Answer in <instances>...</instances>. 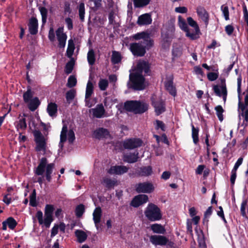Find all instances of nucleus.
<instances>
[{"instance_id": "obj_1", "label": "nucleus", "mask_w": 248, "mask_h": 248, "mask_svg": "<svg viewBox=\"0 0 248 248\" xmlns=\"http://www.w3.org/2000/svg\"><path fill=\"white\" fill-rule=\"evenodd\" d=\"M150 66L148 62L145 61H140L137 64V71L129 75V81L131 82L129 87L135 90H142L145 87V78L141 73L148 74Z\"/></svg>"}, {"instance_id": "obj_2", "label": "nucleus", "mask_w": 248, "mask_h": 248, "mask_svg": "<svg viewBox=\"0 0 248 248\" xmlns=\"http://www.w3.org/2000/svg\"><path fill=\"white\" fill-rule=\"evenodd\" d=\"M55 167L54 163H47V160L46 157H43L40 160L38 166L34 170V173L37 175H43L46 170V177L48 182L51 180V174Z\"/></svg>"}, {"instance_id": "obj_3", "label": "nucleus", "mask_w": 248, "mask_h": 248, "mask_svg": "<svg viewBox=\"0 0 248 248\" xmlns=\"http://www.w3.org/2000/svg\"><path fill=\"white\" fill-rule=\"evenodd\" d=\"M124 108L135 114H141L145 112L148 108L146 103L138 101H127L124 105Z\"/></svg>"}, {"instance_id": "obj_4", "label": "nucleus", "mask_w": 248, "mask_h": 248, "mask_svg": "<svg viewBox=\"0 0 248 248\" xmlns=\"http://www.w3.org/2000/svg\"><path fill=\"white\" fill-rule=\"evenodd\" d=\"M144 215L150 221H156L161 219L162 215L160 208L153 203H149L144 211Z\"/></svg>"}, {"instance_id": "obj_5", "label": "nucleus", "mask_w": 248, "mask_h": 248, "mask_svg": "<svg viewBox=\"0 0 248 248\" xmlns=\"http://www.w3.org/2000/svg\"><path fill=\"white\" fill-rule=\"evenodd\" d=\"M135 40H141L139 43L142 44L145 50H149L154 44V40L151 38V33L147 31H142L134 34L133 36Z\"/></svg>"}, {"instance_id": "obj_6", "label": "nucleus", "mask_w": 248, "mask_h": 248, "mask_svg": "<svg viewBox=\"0 0 248 248\" xmlns=\"http://www.w3.org/2000/svg\"><path fill=\"white\" fill-rule=\"evenodd\" d=\"M34 140L36 146L35 150L37 152H46V139L41 132L39 130H35L33 132Z\"/></svg>"}, {"instance_id": "obj_7", "label": "nucleus", "mask_w": 248, "mask_h": 248, "mask_svg": "<svg viewBox=\"0 0 248 248\" xmlns=\"http://www.w3.org/2000/svg\"><path fill=\"white\" fill-rule=\"evenodd\" d=\"M152 104L157 115H159L165 111V105L163 100L159 97L153 95L151 97Z\"/></svg>"}, {"instance_id": "obj_8", "label": "nucleus", "mask_w": 248, "mask_h": 248, "mask_svg": "<svg viewBox=\"0 0 248 248\" xmlns=\"http://www.w3.org/2000/svg\"><path fill=\"white\" fill-rule=\"evenodd\" d=\"M142 143L139 138H130L124 140L123 145L124 149L132 150L140 147Z\"/></svg>"}, {"instance_id": "obj_9", "label": "nucleus", "mask_w": 248, "mask_h": 248, "mask_svg": "<svg viewBox=\"0 0 248 248\" xmlns=\"http://www.w3.org/2000/svg\"><path fill=\"white\" fill-rule=\"evenodd\" d=\"M130 50L134 56L137 57L143 56L146 53L145 48L142 46V44L139 42L130 44Z\"/></svg>"}, {"instance_id": "obj_10", "label": "nucleus", "mask_w": 248, "mask_h": 248, "mask_svg": "<svg viewBox=\"0 0 248 248\" xmlns=\"http://www.w3.org/2000/svg\"><path fill=\"white\" fill-rule=\"evenodd\" d=\"M56 35L58 41V46L61 48H63L66 44L67 35L64 32L63 27L58 28L56 31Z\"/></svg>"}, {"instance_id": "obj_11", "label": "nucleus", "mask_w": 248, "mask_h": 248, "mask_svg": "<svg viewBox=\"0 0 248 248\" xmlns=\"http://www.w3.org/2000/svg\"><path fill=\"white\" fill-rule=\"evenodd\" d=\"M213 90L217 96L222 97L224 103L226 101L227 90L225 83H222L221 86L217 85L213 86Z\"/></svg>"}, {"instance_id": "obj_12", "label": "nucleus", "mask_w": 248, "mask_h": 248, "mask_svg": "<svg viewBox=\"0 0 248 248\" xmlns=\"http://www.w3.org/2000/svg\"><path fill=\"white\" fill-rule=\"evenodd\" d=\"M154 189L153 185L149 182L140 183L136 186V190L138 193H150Z\"/></svg>"}, {"instance_id": "obj_13", "label": "nucleus", "mask_w": 248, "mask_h": 248, "mask_svg": "<svg viewBox=\"0 0 248 248\" xmlns=\"http://www.w3.org/2000/svg\"><path fill=\"white\" fill-rule=\"evenodd\" d=\"M128 168L125 166H113L108 170V173L111 175H121L127 172Z\"/></svg>"}, {"instance_id": "obj_14", "label": "nucleus", "mask_w": 248, "mask_h": 248, "mask_svg": "<svg viewBox=\"0 0 248 248\" xmlns=\"http://www.w3.org/2000/svg\"><path fill=\"white\" fill-rule=\"evenodd\" d=\"M148 197L146 195L140 194L135 196L131 202V205L134 207H138L140 205L147 202Z\"/></svg>"}, {"instance_id": "obj_15", "label": "nucleus", "mask_w": 248, "mask_h": 248, "mask_svg": "<svg viewBox=\"0 0 248 248\" xmlns=\"http://www.w3.org/2000/svg\"><path fill=\"white\" fill-rule=\"evenodd\" d=\"M150 241L155 246H164L167 244L168 239L163 235H154L150 236Z\"/></svg>"}, {"instance_id": "obj_16", "label": "nucleus", "mask_w": 248, "mask_h": 248, "mask_svg": "<svg viewBox=\"0 0 248 248\" xmlns=\"http://www.w3.org/2000/svg\"><path fill=\"white\" fill-rule=\"evenodd\" d=\"M187 22L190 26L195 29L194 33H188L189 36L193 38H197L198 35L200 32V29L198 24L191 17H188L187 18Z\"/></svg>"}, {"instance_id": "obj_17", "label": "nucleus", "mask_w": 248, "mask_h": 248, "mask_svg": "<svg viewBox=\"0 0 248 248\" xmlns=\"http://www.w3.org/2000/svg\"><path fill=\"white\" fill-rule=\"evenodd\" d=\"M243 94H246L244 99L245 103H243L244 107L241 108V112L239 114V117L240 115L244 117L245 121L247 123L248 122V92H244Z\"/></svg>"}, {"instance_id": "obj_18", "label": "nucleus", "mask_w": 248, "mask_h": 248, "mask_svg": "<svg viewBox=\"0 0 248 248\" xmlns=\"http://www.w3.org/2000/svg\"><path fill=\"white\" fill-rule=\"evenodd\" d=\"M152 21L151 15L149 14H144L139 17L137 23L140 26L146 25L150 24Z\"/></svg>"}, {"instance_id": "obj_19", "label": "nucleus", "mask_w": 248, "mask_h": 248, "mask_svg": "<svg viewBox=\"0 0 248 248\" xmlns=\"http://www.w3.org/2000/svg\"><path fill=\"white\" fill-rule=\"evenodd\" d=\"M197 13L199 17L204 22L205 25H207L209 20V15L206 10L202 6L198 7L197 8Z\"/></svg>"}, {"instance_id": "obj_20", "label": "nucleus", "mask_w": 248, "mask_h": 248, "mask_svg": "<svg viewBox=\"0 0 248 248\" xmlns=\"http://www.w3.org/2000/svg\"><path fill=\"white\" fill-rule=\"evenodd\" d=\"M139 158V153L135 152L133 153L126 154L124 155L123 160L124 162L129 163L136 162Z\"/></svg>"}, {"instance_id": "obj_21", "label": "nucleus", "mask_w": 248, "mask_h": 248, "mask_svg": "<svg viewBox=\"0 0 248 248\" xmlns=\"http://www.w3.org/2000/svg\"><path fill=\"white\" fill-rule=\"evenodd\" d=\"M29 30L32 35L36 34L38 32V20L35 17H32L30 19L28 24Z\"/></svg>"}, {"instance_id": "obj_22", "label": "nucleus", "mask_w": 248, "mask_h": 248, "mask_svg": "<svg viewBox=\"0 0 248 248\" xmlns=\"http://www.w3.org/2000/svg\"><path fill=\"white\" fill-rule=\"evenodd\" d=\"M93 115L94 117L100 118L103 117L105 110L102 104L97 105L95 108L92 109Z\"/></svg>"}, {"instance_id": "obj_23", "label": "nucleus", "mask_w": 248, "mask_h": 248, "mask_svg": "<svg viewBox=\"0 0 248 248\" xmlns=\"http://www.w3.org/2000/svg\"><path fill=\"white\" fill-rule=\"evenodd\" d=\"M2 224V230H6L7 226H8V227L11 230L14 229L17 223L13 217H9L6 220L4 221Z\"/></svg>"}, {"instance_id": "obj_24", "label": "nucleus", "mask_w": 248, "mask_h": 248, "mask_svg": "<svg viewBox=\"0 0 248 248\" xmlns=\"http://www.w3.org/2000/svg\"><path fill=\"white\" fill-rule=\"evenodd\" d=\"M109 135L108 129L104 128H99L93 132V136L94 138L100 139L107 138Z\"/></svg>"}, {"instance_id": "obj_25", "label": "nucleus", "mask_w": 248, "mask_h": 248, "mask_svg": "<svg viewBox=\"0 0 248 248\" xmlns=\"http://www.w3.org/2000/svg\"><path fill=\"white\" fill-rule=\"evenodd\" d=\"M46 111L50 117H56L58 111L57 105L56 103L52 102L48 103Z\"/></svg>"}, {"instance_id": "obj_26", "label": "nucleus", "mask_w": 248, "mask_h": 248, "mask_svg": "<svg viewBox=\"0 0 248 248\" xmlns=\"http://www.w3.org/2000/svg\"><path fill=\"white\" fill-rule=\"evenodd\" d=\"M153 173L152 168L149 166L142 167L140 168L137 173L140 176H148Z\"/></svg>"}, {"instance_id": "obj_27", "label": "nucleus", "mask_w": 248, "mask_h": 248, "mask_svg": "<svg viewBox=\"0 0 248 248\" xmlns=\"http://www.w3.org/2000/svg\"><path fill=\"white\" fill-rule=\"evenodd\" d=\"M101 215L102 210L101 208L100 207H96L93 214V220L96 226H97V224L100 222Z\"/></svg>"}, {"instance_id": "obj_28", "label": "nucleus", "mask_w": 248, "mask_h": 248, "mask_svg": "<svg viewBox=\"0 0 248 248\" xmlns=\"http://www.w3.org/2000/svg\"><path fill=\"white\" fill-rule=\"evenodd\" d=\"M152 231L156 233L164 234L166 232L165 228L160 224H154L151 226Z\"/></svg>"}, {"instance_id": "obj_29", "label": "nucleus", "mask_w": 248, "mask_h": 248, "mask_svg": "<svg viewBox=\"0 0 248 248\" xmlns=\"http://www.w3.org/2000/svg\"><path fill=\"white\" fill-rule=\"evenodd\" d=\"M67 131V127L66 124H64L62 128V130L60 135V141L59 144L61 149H62L63 146V142L66 140V133Z\"/></svg>"}, {"instance_id": "obj_30", "label": "nucleus", "mask_w": 248, "mask_h": 248, "mask_svg": "<svg viewBox=\"0 0 248 248\" xmlns=\"http://www.w3.org/2000/svg\"><path fill=\"white\" fill-rule=\"evenodd\" d=\"M79 243L84 242L87 238V235L85 232L80 230H77L75 232Z\"/></svg>"}, {"instance_id": "obj_31", "label": "nucleus", "mask_w": 248, "mask_h": 248, "mask_svg": "<svg viewBox=\"0 0 248 248\" xmlns=\"http://www.w3.org/2000/svg\"><path fill=\"white\" fill-rule=\"evenodd\" d=\"M28 108L32 111H34L39 106L40 102L37 97H35L28 102Z\"/></svg>"}, {"instance_id": "obj_32", "label": "nucleus", "mask_w": 248, "mask_h": 248, "mask_svg": "<svg viewBox=\"0 0 248 248\" xmlns=\"http://www.w3.org/2000/svg\"><path fill=\"white\" fill-rule=\"evenodd\" d=\"M165 88L172 96H175L176 95V89L173 86V82L171 80H169L165 83Z\"/></svg>"}, {"instance_id": "obj_33", "label": "nucleus", "mask_w": 248, "mask_h": 248, "mask_svg": "<svg viewBox=\"0 0 248 248\" xmlns=\"http://www.w3.org/2000/svg\"><path fill=\"white\" fill-rule=\"evenodd\" d=\"M75 49V45L73 41L70 39L68 41V47L66 50V55L68 58H72Z\"/></svg>"}, {"instance_id": "obj_34", "label": "nucleus", "mask_w": 248, "mask_h": 248, "mask_svg": "<svg viewBox=\"0 0 248 248\" xmlns=\"http://www.w3.org/2000/svg\"><path fill=\"white\" fill-rule=\"evenodd\" d=\"M87 61L90 65H93L95 62V55L94 50L90 49L87 53Z\"/></svg>"}, {"instance_id": "obj_35", "label": "nucleus", "mask_w": 248, "mask_h": 248, "mask_svg": "<svg viewBox=\"0 0 248 248\" xmlns=\"http://www.w3.org/2000/svg\"><path fill=\"white\" fill-rule=\"evenodd\" d=\"M122 57L121 54L117 51H112V54L111 58V62L114 64H117L121 62Z\"/></svg>"}, {"instance_id": "obj_36", "label": "nucleus", "mask_w": 248, "mask_h": 248, "mask_svg": "<svg viewBox=\"0 0 248 248\" xmlns=\"http://www.w3.org/2000/svg\"><path fill=\"white\" fill-rule=\"evenodd\" d=\"M93 83L90 81H89L87 83V86H86V93H85V101H87V99L89 98L92 93H93Z\"/></svg>"}, {"instance_id": "obj_37", "label": "nucleus", "mask_w": 248, "mask_h": 248, "mask_svg": "<svg viewBox=\"0 0 248 248\" xmlns=\"http://www.w3.org/2000/svg\"><path fill=\"white\" fill-rule=\"evenodd\" d=\"M103 183L107 188H111L117 185V181L116 179H111L109 178L103 179Z\"/></svg>"}, {"instance_id": "obj_38", "label": "nucleus", "mask_w": 248, "mask_h": 248, "mask_svg": "<svg viewBox=\"0 0 248 248\" xmlns=\"http://www.w3.org/2000/svg\"><path fill=\"white\" fill-rule=\"evenodd\" d=\"M151 0H133L135 7L141 8L149 4Z\"/></svg>"}, {"instance_id": "obj_39", "label": "nucleus", "mask_w": 248, "mask_h": 248, "mask_svg": "<svg viewBox=\"0 0 248 248\" xmlns=\"http://www.w3.org/2000/svg\"><path fill=\"white\" fill-rule=\"evenodd\" d=\"M74 64L75 61L73 58H71L70 61L66 64L65 67L64 72L66 74L68 75L72 73L74 68Z\"/></svg>"}, {"instance_id": "obj_40", "label": "nucleus", "mask_w": 248, "mask_h": 248, "mask_svg": "<svg viewBox=\"0 0 248 248\" xmlns=\"http://www.w3.org/2000/svg\"><path fill=\"white\" fill-rule=\"evenodd\" d=\"M192 127V137L193 139V142L195 144H197L199 142V128H195L194 125H191Z\"/></svg>"}, {"instance_id": "obj_41", "label": "nucleus", "mask_w": 248, "mask_h": 248, "mask_svg": "<svg viewBox=\"0 0 248 248\" xmlns=\"http://www.w3.org/2000/svg\"><path fill=\"white\" fill-rule=\"evenodd\" d=\"M33 96V93L31 91V89L30 87L28 88L27 91L24 93L23 97L24 101L25 103H28L29 101L31 100V98Z\"/></svg>"}, {"instance_id": "obj_42", "label": "nucleus", "mask_w": 248, "mask_h": 248, "mask_svg": "<svg viewBox=\"0 0 248 248\" xmlns=\"http://www.w3.org/2000/svg\"><path fill=\"white\" fill-rule=\"evenodd\" d=\"M85 212V206L82 204L78 205L75 209L76 216L78 217H81Z\"/></svg>"}, {"instance_id": "obj_43", "label": "nucleus", "mask_w": 248, "mask_h": 248, "mask_svg": "<svg viewBox=\"0 0 248 248\" xmlns=\"http://www.w3.org/2000/svg\"><path fill=\"white\" fill-rule=\"evenodd\" d=\"M215 110L216 111V114L220 122H222L223 120V113L224 112V109L221 106L218 105L216 106L215 108Z\"/></svg>"}, {"instance_id": "obj_44", "label": "nucleus", "mask_w": 248, "mask_h": 248, "mask_svg": "<svg viewBox=\"0 0 248 248\" xmlns=\"http://www.w3.org/2000/svg\"><path fill=\"white\" fill-rule=\"evenodd\" d=\"M76 95V91L73 90H70L68 91L66 93V99L68 103H70L74 99Z\"/></svg>"}, {"instance_id": "obj_45", "label": "nucleus", "mask_w": 248, "mask_h": 248, "mask_svg": "<svg viewBox=\"0 0 248 248\" xmlns=\"http://www.w3.org/2000/svg\"><path fill=\"white\" fill-rule=\"evenodd\" d=\"M108 86V81L106 79H101L98 82V86L101 91H105Z\"/></svg>"}, {"instance_id": "obj_46", "label": "nucleus", "mask_w": 248, "mask_h": 248, "mask_svg": "<svg viewBox=\"0 0 248 248\" xmlns=\"http://www.w3.org/2000/svg\"><path fill=\"white\" fill-rule=\"evenodd\" d=\"M39 10L42 16V21L43 24H45L46 21L47 10L44 7L39 8Z\"/></svg>"}, {"instance_id": "obj_47", "label": "nucleus", "mask_w": 248, "mask_h": 248, "mask_svg": "<svg viewBox=\"0 0 248 248\" xmlns=\"http://www.w3.org/2000/svg\"><path fill=\"white\" fill-rule=\"evenodd\" d=\"M79 16L81 21H83L84 20L85 15V5L84 3L81 2L79 5L78 8Z\"/></svg>"}, {"instance_id": "obj_48", "label": "nucleus", "mask_w": 248, "mask_h": 248, "mask_svg": "<svg viewBox=\"0 0 248 248\" xmlns=\"http://www.w3.org/2000/svg\"><path fill=\"white\" fill-rule=\"evenodd\" d=\"M36 196V191L35 189H34L30 196V205L32 207H36L37 206Z\"/></svg>"}, {"instance_id": "obj_49", "label": "nucleus", "mask_w": 248, "mask_h": 248, "mask_svg": "<svg viewBox=\"0 0 248 248\" xmlns=\"http://www.w3.org/2000/svg\"><path fill=\"white\" fill-rule=\"evenodd\" d=\"M27 128V124L26 122L25 118H21L20 119L17 123L16 125V128L17 130L20 129L21 130H25Z\"/></svg>"}, {"instance_id": "obj_50", "label": "nucleus", "mask_w": 248, "mask_h": 248, "mask_svg": "<svg viewBox=\"0 0 248 248\" xmlns=\"http://www.w3.org/2000/svg\"><path fill=\"white\" fill-rule=\"evenodd\" d=\"M178 23L180 28L184 31H186L188 28L185 19L182 18L181 16H178Z\"/></svg>"}, {"instance_id": "obj_51", "label": "nucleus", "mask_w": 248, "mask_h": 248, "mask_svg": "<svg viewBox=\"0 0 248 248\" xmlns=\"http://www.w3.org/2000/svg\"><path fill=\"white\" fill-rule=\"evenodd\" d=\"M77 84V79L73 76H70L68 79L67 86L72 88L76 86Z\"/></svg>"}, {"instance_id": "obj_52", "label": "nucleus", "mask_w": 248, "mask_h": 248, "mask_svg": "<svg viewBox=\"0 0 248 248\" xmlns=\"http://www.w3.org/2000/svg\"><path fill=\"white\" fill-rule=\"evenodd\" d=\"M54 207L52 205L47 204L45 207V216H52L54 211Z\"/></svg>"}, {"instance_id": "obj_53", "label": "nucleus", "mask_w": 248, "mask_h": 248, "mask_svg": "<svg viewBox=\"0 0 248 248\" xmlns=\"http://www.w3.org/2000/svg\"><path fill=\"white\" fill-rule=\"evenodd\" d=\"M221 9L222 11L225 20H228L229 19V12L228 6L222 5L221 7Z\"/></svg>"}, {"instance_id": "obj_54", "label": "nucleus", "mask_w": 248, "mask_h": 248, "mask_svg": "<svg viewBox=\"0 0 248 248\" xmlns=\"http://www.w3.org/2000/svg\"><path fill=\"white\" fill-rule=\"evenodd\" d=\"M209 80L213 81L216 80L218 77V74L217 73L210 72L207 75Z\"/></svg>"}, {"instance_id": "obj_55", "label": "nucleus", "mask_w": 248, "mask_h": 248, "mask_svg": "<svg viewBox=\"0 0 248 248\" xmlns=\"http://www.w3.org/2000/svg\"><path fill=\"white\" fill-rule=\"evenodd\" d=\"M53 221L52 216H45L44 223L46 228H49Z\"/></svg>"}, {"instance_id": "obj_56", "label": "nucleus", "mask_w": 248, "mask_h": 248, "mask_svg": "<svg viewBox=\"0 0 248 248\" xmlns=\"http://www.w3.org/2000/svg\"><path fill=\"white\" fill-rule=\"evenodd\" d=\"M48 37L51 42H54L55 39V35L54 29L52 27L50 28Z\"/></svg>"}, {"instance_id": "obj_57", "label": "nucleus", "mask_w": 248, "mask_h": 248, "mask_svg": "<svg viewBox=\"0 0 248 248\" xmlns=\"http://www.w3.org/2000/svg\"><path fill=\"white\" fill-rule=\"evenodd\" d=\"M75 139V133L72 130H70L68 133V140L70 143H72Z\"/></svg>"}, {"instance_id": "obj_58", "label": "nucleus", "mask_w": 248, "mask_h": 248, "mask_svg": "<svg viewBox=\"0 0 248 248\" xmlns=\"http://www.w3.org/2000/svg\"><path fill=\"white\" fill-rule=\"evenodd\" d=\"M91 1L93 2V8L95 10H97L101 6V2L102 0H90Z\"/></svg>"}, {"instance_id": "obj_59", "label": "nucleus", "mask_w": 248, "mask_h": 248, "mask_svg": "<svg viewBox=\"0 0 248 248\" xmlns=\"http://www.w3.org/2000/svg\"><path fill=\"white\" fill-rule=\"evenodd\" d=\"M67 29L69 30H72L73 29V21L70 17H67L65 19Z\"/></svg>"}, {"instance_id": "obj_60", "label": "nucleus", "mask_w": 248, "mask_h": 248, "mask_svg": "<svg viewBox=\"0 0 248 248\" xmlns=\"http://www.w3.org/2000/svg\"><path fill=\"white\" fill-rule=\"evenodd\" d=\"M36 217L38 220L40 224H43L44 223L43 213L41 211H38L36 213Z\"/></svg>"}, {"instance_id": "obj_61", "label": "nucleus", "mask_w": 248, "mask_h": 248, "mask_svg": "<svg viewBox=\"0 0 248 248\" xmlns=\"http://www.w3.org/2000/svg\"><path fill=\"white\" fill-rule=\"evenodd\" d=\"M243 162V158L240 157L238 159L236 162L235 163L232 171L236 172V170L238 167L242 164Z\"/></svg>"}, {"instance_id": "obj_62", "label": "nucleus", "mask_w": 248, "mask_h": 248, "mask_svg": "<svg viewBox=\"0 0 248 248\" xmlns=\"http://www.w3.org/2000/svg\"><path fill=\"white\" fill-rule=\"evenodd\" d=\"M175 11L178 13H186L187 12V9L186 7H178L175 8Z\"/></svg>"}, {"instance_id": "obj_63", "label": "nucleus", "mask_w": 248, "mask_h": 248, "mask_svg": "<svg viewBox=\"0 0 248 248\" xmlns=\"http://www.w3.org/2000/svg\"><path fill=\"white\" fill-rule=\"evenodd\" d=\"M108 21L110 24L115 25L116 23L114 20V12L113 11H111L109 13Z\"/></svg>"}, {"instance_id": "obj_64", "label": "nucleus", "mask_w": 248, "mask_h": 248, "mask_svg": "<svg viewBox=\"0 0 248 248\" xmlns=\"http://www.w3.org/2000/svg\"><path fill=\"white\" fill-rule=\"evenodd\" d=\"M233 30V27L231 25H228L225 27V31L229 35H230L232 33Z\"/></svg>"}]
</instances>
